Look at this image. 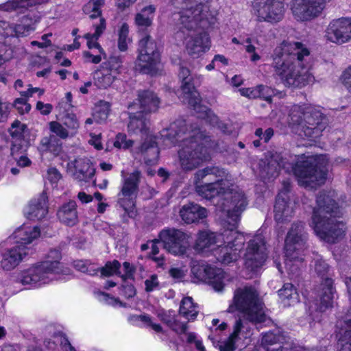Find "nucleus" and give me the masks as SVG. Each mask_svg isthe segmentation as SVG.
<instances>
[{
  "instance_id": "8",
  "label": "nucleus",
  "mask_w": 351,
  "mask_h": 351,
  "mask_svg": "<svg viewBox=\"0 0 351 351\" xmlns=\"http://www.w3.org/2000/svg\"><path fill=\"white\" fill-rule=\"evenodd\" d=\"M61 258L58 250H51L45 261L21 270L18 276L19 282L28 289H37L60 279V275L68 274L67 268L60 262Z\"/></svg>"
},
{
  "instance_id": "45",
  "label": "nucleus",
  "mask_w": 351,
  "mask_h": 351,
  "mask_svg": "<svg viewBox=\"0 0 351 351\" xmlns=\"http://www.w3.org/2000/svg\"><path fill=\"white\" fill-rule=\"evenodd\" d=\"M94 82L92 84L91 82H88L86 86H90L92 85L97 86V88H107L110 86L114 79L111 74H104L102 71H97L93 74Z\"/></svg>"
},
{
  "instance_id": "18",
  "label": "nucleus",
  "mask_w": 351,
  "mask_h": 351,
  "mask_svg": "<svg viewBox=\"0 0 351 351\" xmlns=\"http://www.w3.org/2000/svg\"><path fill=\"white\" fill-rule=\"evenodd\" d=\"M319 299L309 303L308 313L311 319L315 322L320 321L321 313L332 308L335 298V291L333 287V281L327 278L321 284Z\"/></svg>"
},
{
  "instance_id": "62",
  "label": "nucleus",
  "mask_w": 351,
  "mask_h": 351,
  "mask_svg": "<svg viewBox=\"0 0 351 351\" xmlns=\"http://www.w3.org/2000/svg\"><path fill=\"white\" fill-rule=\"evenodd\" d=\"M339 81L343 86L351 88V64L342 72Z\"/></svg>"
},
{
  "instance_id": "20",
  "label": "nucleus",
  "mask_w": 351,
  "mask_h": 351,
  "mask_svg": "<svg viewBox=\"0 0 351 351\" xmlns=\"http://www.w3.org/2000/svg\"><path fill=\"white\" fill-rule=\"evenodd\" d=\"M261 343L267 351H322L317 348L292 347L289 337L280 328L265 332L263 335Z\"/></svg>"
},
{
  "instance_id": "39",
  "label": "nucleus",
  "mask_w": 351,
  "mask_h": 351,
  "mask_svg": "<svg viewBox=\"0 0 351 351\" xmlns=\"http://www.w3.org/2000/svg\"><path fill=\"white\" fill-rule=\"evenodd\" d=\"M40 149L43 152H50L57 156L62 150V143L55 136L51 135L42 138Z\"/></svg>"
},
{
  "instance_id": "38",
  "label": "nucleus",
  "mask_w": 351,
  "mask_h": 351,
  "mask_svg": "<svg viewBox=\"0 0 351 351\" xmlns=\"http://www.w3.org/2000/svg\"><path fill=\"white\" fill-rule=\"evenodd\" d=\"M198 306L193 302L191 297H185L182 299L180 306V313L188 320H194L198 314Z\"/></svg>"
},
{
  "instance_id": "51",
  "label": "nucleus",
  "mask_w": 351,
  "mask_h": 351,
  "mask_svg": "<svg viewBox=\"0 0 351 351\" xmlns=\"http://www.w3.org/2000/svg\"><path fill=\"white\" fill-rule=\"evenodd\" d=\"M49 130L52 133L62 139L71 136V134L68 132L64 124L58 121L50 122Z\"/></svg>"
},
{
  "instance_id": "26",
  "label": "nucleus",
  "mask_w": 351,
  "mask_h": 351,
  "mask_svg": "<svg viewBox=\"0 0 351 351\" xmlns=\"http://www.w3.org/2000/svg\"><path fill=\"white\" fill-rule=\"evenodd\" d=\"M160 101L158 97L151 90L144 89L139 92L138 98L128 106L130 114H149L158 111Z\"/></svg>"
},
{
  "instance_id": "57",
  "label": "nucleus",
  "mask_w": 351,
  "mask_h": 351,
  "mask_svg": "<svg viewBox=\"0 0 351 351\" xmlns=\"http://www.w3.org/2000/svg\"><path fill=\"white\" fill-rule=\"evenodd\" d=\"M12 154L13 155L18 167L23 168L29 167L31 165L32 161L26 155L22 154L21 156H18L16 154L15 145L12 148Z\"/></svg>"
},
{
  "instance_id": "56",
  "label": "nucleus",
  "mask_w": 351,
  "mask_h": 351,
  "mask_svg": "<svg viewBox=\"0 0 351 351\" xmlns=\"http://www.w3.org/2000/svg\"><path fill=\"white\" fill-rule=\"evenodd\" d=\"M132 145L133 141L128 140L126 135L121 133H119L117 135L116 139L114 142V147L117 148L127 149L132 147Z\"/></svg>"
},
{
  "instance_id": "36",
  "label": "nucleus",
  "mask_w": 351,
  "mask_h": 351,
  "mask_svg": "<svg viewBox=\"0 0 351 351\" xmlns=\"http://www.w3.org/2000/svg\"><path fill=\"white\" fill-rule=\"evenodd\" d=\"M156 10V8L155 5H149L136 14L134 24L137 27L138 32L143 33L152 26Z\"/></svg>"
},
{
  "instance_id": "34",
  "label": "nucleus",
  "mask_w": 351,
  "mask_h": 351,
  "mask_svg": "<svg viewBox=\"0 0 351 351\" xmlns=\"http://www.w3.org/2000/svg\"><path fill=\"white\" fill-rule=\"evenodd\" d=\"M180 215L185 223H192L206 218L207 210L196 204L189 203L182 207Z\"/></svg>"
},
{
  "instance_id": "14",
  "label": "nucleus",
  "mask_w": 351,
  "mask_h": 351,
  "mask_svg": "<svg viewBox=\"0 0 351 351\" xmlns=\"http://www.w3.org/2000/svg\"><path fill=\"white\" fill-rule=\"evenodd\" d=\"M267 258V248L264 237L261 234L255 235L247 245L243 256L244 269L248 278L258 273Z\"/></svg>"
},
{
  "instance_id": "19",
  "label": "nucleus",
  "mask_w": 351,
  "mask_h": 351,
  "mask_svg": "<svg viewBox=\"0 0 351 351\" xmlns=\"http://www.w3.org/2000/svg\"><path fill=\"white\" fill-rule=\"evenodd\" d=\"M94 33H86L84 35V38L87 40V47L89 49L97 50V52L92 53L90 51H84L83 57L87 62L94 64L99 63L103 59H106V54L97 42L99 38L103 34L106 28V23L104 18H99L98 21H94L92 23Z\"/></svg>"
},
{
  "instance_id": "47",
  "label": "nucleus",
  "mask_w": 351,
  "mask_h": 351,
  "mask_svg": "<svg viewBox=\"0 0 351 351\" xmlns=\"http://www.w3.org/2000/svg\"><path fill=\"white\" fill-rule=\"evenodd\" d=\"M62 123L71 134V136H73L77 134L80 128V122L75 114L67 113L62 118Z\"/></svg>"
},
{
  "instance_id": "42",
  "label": "nucleus",
  "mask_w": 351,
  "mask_h": 351,
  "mask_svg": "<svg viewBox=\"0 0 351 351\" xmlns=\"http://www.w3.org/2000/svg\"><path fill=\"white\" fill-rule=\"evenodd\" d=\"M45 343L46 347L51 350L55 349L58 345H60L64 351H76L66 337L60 332L56 333L52 337V339L46 340Z\"/></svg>"
},
{
  "instance_id": "2",
  "label": "nucleus",
  "mask_w": 351,
  "mask_h": 351,
  "mask_svg": "<svg viewBox=\"0 0 351 351\" xmlns=\"http://www.w3.org/2000/svg\"><path fill=\"white\" fill-rule=\"evenodd\" d=\"M202 0H171L179 8L178 30L174 38L178 45L182 43L189 55L199 57L210 48L209 36L199 28H205L215 23V14Z\"/></svg>"
},
{
  "instance_id": "43",
  "label": "nucleus",
  "mask_w": 351,
  "mask_h": 351,
  "mask_svg": "<svg viewBox=\"0 0 351 351\" xmlns=\"http://www.w3.org/2000/svg\"><path fill=\"white\" fill-rule=\"evenodd\" d=\"M104 0H90L84 7V12L89 15L92 19V23L94 21H98L101 16V8L103 5Z\"/></svg>"
},
{
  "instance_id": "17",
  "label": "nucleus",
  "mask_w": 351,
  "mask_h": 351,
  "mask_svg": "<svg viewBox=\"0 0 351 351\" xmlns=\"http://www.w3.org/2000/svg\"><path fill=\"white\" fill-rule=\"evenodd\" d=\"M285 12L284 0H255L252 3V13L259 21L278 23Z\"/></svg>"
},
{
  "instance_id": "41",
  "label": "nucleus",
  "mask_w": 351,
  "mask_h": 351,
  "mask_svg": "<svg viewBox=\"0 0 351 351\" xmlns=\"http://www.w3.org/2000/svg\"><path fill=\"white\" fill-rule=\"evenodd\" d=\"M179 77L182 82L181 88H197L201 85L202 77L200 75H192L186 68H181Z\"/></svg>"
},
{
  "instance_id": "31",
  "label": "nucleus",
  "mask_w": 351,
  "mask_h": 351,
  "mask_svg": "<svg viewBox=\"0 0 351 351\" xmlns=\"http://www.w3.org/2000/svg\"><path fill=\"white\" fill-rule=\"evenodd\" d=\"M48 197L43 192L34 197L25 210L26 217L30 220H40L45 218L48 213Z\"/></svg>"
},
{
  "instance_id": "63",
  "label": "nucleus",
  "mask_w": 351,
  "mask_h": 351,
  "mask_svg": "<svg viewBox=\"0 0 351 351\" xmlns=\"http://www.w3.org/2000/svg\"><path fill=\"white\" fill-rule=\"evenodd\" d=\"M187 269L185 267H173L169 270L170 276L177 281H181L186 276Z\"/></svg>"
},
{
  "instance_id": "49",
  "label": "nucleus",
  "mask_w": 351,
  "mask_h": 351,
  "mask_svg": "<svg viewBox=\"0 0 351 351\" xmlns=\"http://www.w3.org/2000/svg\"><path fill=\"white\" fill-rule=\"evenodd\" d=\"M74 266L78 271L86 273L90 276L96 275L99 272V267L95 263H91L88 261H77Z\"/></svg>"
},
{
  "instance_id": "50",
  "label": "nucleus",
  "mask_w": 351,
  "mask_h": 351,
  "mask_svg": "<svg viewBox=\"0 0 351 351\" xmlns=\"http://www.w3.org/2000/svg\"><path fill=\"white\" fill-rule=\"evenodd\" d=\"M161 320L166 323L169 327L176 331L177 333L182 334L185 333L187 330L186 323L179 322L174 318H166L165 317H161Z\"/></svg>"
},
{
  "instance_id": "52",
  "label": "nucleus",
  "mask_w": 351,
  "mask_h": 351,
  "mask_svg": "<svg viewBox=\"0 0 351 351\" xmlns=\"http://www.w3.org/2000/svg\"><path fill=\"white\" fill-rule=\"evenodd\" d=\"M120 266L121 265L119 262L114 260L112 262H108L104 267L101 268L99 267V271L101 272V274L103 276H110L114 274H119Z\"/></svg>"
},
{
  "instance_id": "48",
  "label": "nucleus",
  "mask_w": 351,
  "mask_h": 351,
  "mask_svg": "<svg viewBox=\"0 0 351 351\" xmlns=\"http://www.w3.org/2000/svg\"><path fill=\"white\" fill-rule=\"evenodd\" d=\"M128 35L129 25L126 23H124L121 25L119 30L118 47L122 51L127 50L128 45L132 41Z\"/></svg>"
},
{
  "instance_id": "12",
  "label": "nucleus",
  "mask_w": 351,
  "mask_h": 351,
  "mask_svg": "<svg viewBox=\"0 0 351 351\" xmlns=\"http://www.w3.org/2000/svg\"><path fill=\"white\" fill-rule=\"evenodd\" d=\"M129 115L128 132L130 134L140 135L142 138L146 137L141 146V151L145 155L146 163L152 165L158 160L160 143L153 141L149 135L150 121L142 113H137L136 110L134 114L129 112Z\"/></svg>"
},
{
  "instance_id": "58",
  "label": "nucleus",
  "mask_w": 351,
  "mask_h": 351,
  "mask_svg": "<svg viewBox=\"0 0 351 351\" xmlns=\"http://www.w3.org/2000/svg\"><path fill=\"white\" fill-rule=\"evenodd\" d=\"M186 341L189 343H194L198 351H206L202 339H199L195 332H189L186 334Z\"/></svg>"
},
{
  "instance_id": "9",
  "label": "nucleus",
  "mask_w": 351,
  "mask_h": 351,
  "mask_svg": "<svg viewBox=\"0 0 351 351\" xmlns=\"http://www.w3.org/2000/svg\"><path fill=\"white\" fill-rule=\"evenodd\" d=\"M289 117V124L302 138H316L326 127V119L322 112L311 105L293 106Z\"/></svg>"
},
{
  "instance_id": "6",
  "label": "nucleus",
  "mask_w": 351,
  "mask_h": 351,
  "mask_svg": "<svg viewBox=\"0 0 351 351\" xmlns=\"http://www.w3.org/2000/svg\"><path fill=\"white\" fill-rule=\"evenodd\" d=\"M228 227L221 234L209 231H200L194 244L198 252L207 250L214 252L217 260L228 265L236 261L245 242L244 235L237 230V224L232 226V221L227 218Z\"/></svg>"
},
{
  "instance_id": "7",
  "label": "nucleus",
  "mask_w": 351,
  "mask_h": 351,
  "mask_svg": "<svg viewBox=\"0 0 351 351\" xmlns=\"http://www.w3.org/2000/svg\"><path fill=\"white\" fill-rule=\"evenodd\" d=\"M334 192H322L317 197L310 226L315 234L327 243H335L341 239L346 232L345 223L337 219L341 212L335 206L332 197Z\"/></svg>"
},
{
  "instance_id": "60",
  "label": "nucleus",
  "mask_w": 351,
  "mask_h": 351,
  "mask_svg": "<svg viewBox=\"0 0 351 351\" xmlns=\"http://www.w3.org/2000/svg\"><path fill=\"white\" fill-rule=\"evenodd\" d=\"M138 319L142 322L146 326L151 327L156 332L162 331V328L159 324L152 322L151 317L147 315H143L138 317Z\"/></svg>"
},
{
  "instance_id": "4",
  "label": "nucleus",
  "mask_w": 351,
  "mask_h": 351,
  "mask_svg": "<svg viewBox=\"0 0 351 351\" xmlns=\"http://www.w3.org/2000/svg\"><path fill=\"white\" fill-rule=\"evenodd\" d=\"M263 172L269 179L276 178L281 169L293 173L298 184L305 188L313 189L326 180L328 160L326 156L289 155L283 157L279 153H269Z\"/></svg>"
},
{
  "instance_id": "1",
  "label": "nucleus",
  "mask_w": 351,
  "mask_h": 351,
  "mask_svg": "<svg viewBox=\"0 0 351 351\" xmlns=\"http://www.w3.org/2000/svg\"><path fill=\"white\" fill-rule=\"evenodd\" d=\"M194 183L197 193L203 198L219 197L217 208L232 221L233 226L238 224L247 200L244 192L232 182L225 171L217 167L200 169L195 174Z\"/></svg>"
},
{
  "instance_id": "3",
  "label": "nucleus",
  "mask_w": 351,
  "mask_h": 351,
  "mask_svg": "<svg viewBox=\"0 0 351 351\" xmlns=\"http://www.w3.org/2000/svg\"><path fill=\"white\" fill-rule=\"evenodd\" d=\"M161 146L171 147L178 144V152L181 168L192 171L210 160V137L197 126L189 125L184 119L171 123L160 132Z\"/></svg>"
},
{
  "instance_id": "25",
  "label": "nucleus",
  "mask_w": 351,
  "mask_h": 351,
  "mask_svg": "<svg viewBox=\"0 0 351 351\" xmlns=\"http://www.w3.org/2000/svg\"><path fill=\"white\" fill-rule=\"evenodd\" d=\"M331 0H293L291 11L298 21H306L317 16L326 2Z\"/></svg>"
},
{
  "instance_id": "44",
  "label": "nucleus",
  "mask_w": 351,
  "mask_h": 351,
  "mask_svg": "<svg viewBox=\"0 0 351 351\" xmlns=\"http://www.w3.org/2000/svg\"><path fill=\"white\" fill-rule=\"evenodd\" d=\"M38 89H27L21 94V97L17 98L14 101V107L21 114L28 112L31 110V105L27 103V97H32L33 93Z\"/></svg>"
},
{
  "instance_id": "30",
  "label": "nucleus",
  "mask_w": 351,
  "mask_h": 351,
  "mask_svg": "<svg viewBox=\"0 0 351 351\" xmlns=\"http://www.w3.org/2000/svg\"><path fill=\"white\" fill-rule=\"evenodd\" d=\"M29 247L14 246L5 250L1 255L0 266L4 271H11L16 268L28 254Z\"/></svg>"
},
{
  "instance_id": "54",
  "label": "nucleus",
  "mask_w": 351,
  "mask_h": 351,
  "mask_svg": "<svg viewBox=\"0 0 351 351\" xmlns=\"http://www.w3.org/2000/svg\"><path fill=\"white\" fill-rule=\"evenodd\" d=\"M95 294L97 300L101 302L114 306L121 305V302L117 298L110 296L108 293L97 291L95 292Z\"/></svg>"
},
{
  "instance_id": "10",
  "label": "nucleus",
  "mask_w": 351,
  "mask_h": 351,
  "mask_svg": "<svg viewBox=\"0 0 351 351\" xmlns=\"http://www.w3.org/2000/svg\"><path fill=\"white\" fill-rule=\"evenodd\" d=\"M236 310L241 312L246 319L254 324L264 322L266 319L263 302L256 290L252 287H244L235 291L233 304L229 306L228 311L233 313Z\"/></svg>"
},
{
  "instance_id": "46",
  "label": "nucleus",
  "mask_w": 351,
  "mask_h": 351,
  "mask_svg": "<svg viewBox=\"0 0 351 351\" xmlns=\"http://www.w3.org/2000/svg\"><path fill=\"white\" fill-rule=\"evenodd\" d=\"M110 104L107 101H99L96 104L93 114V119L97 122L106 121L110 113Z\"/></svg>"
},
{
  "instance_id": "61",
  "label": "nucleus",
  "mask_w": 351,
  "mask_h": 351,
  "mask_svg": "<svg viewBox=\"0 0 351 351\" xmlns=\"http://www.w3.org/2000/svg\"><path fill=\"white\" fill-rule=\"evenodd\" d=\"M61 174L55 168H51L47 171V179L52 184L53 187H56L58 182L61 179Z\"/></svg>"
},
{
  "instance_id": "35",
  "label": "nucleus",
  "mask_w": 351,
  "mask_h": 351,
  "mask_svg": "<svg viewBox=\"0 0 351 351\" xmlns=\"http://www.w3.org/2000/svg\"><path fill=\"white\" fill-rule=\"evenodd\" d=\"M244 328L243 322L241 319L236 322L234 330L230 337L225 341H215L212 335L208 338L212 341L213 345L218 348L220 351H234L235 350V343L239 339V336Z\"/></svg>"
},
{
  "instance_id": "33",
  "label": "nucleus",
  "mask_w": 351,
  "mask_h": 351,
  "mask_svg": "<svg viewBox=\"0 0 351 351\" xmlns=\"http://www.w3.org/2000/svg\"><path fill=\"white\" fill-rule=\"evenodd\" d=\"M57 217L59 221L68 226H73L78 222L77 204L71 200L62 204L57 212Z\"/></svg>"
},
{
  "instance_id": "37",
  "label": "nucleus",
  "mask_w": 351,
  "mask_h": 351,
  "mask_svg": "<svg viewBox=\"0 0 351 351\" xmlns=\"http://www.w3.org/2000/svg\"><path fill=\"white\" fill-rule=\"evenodd\" d=\"M47 1L48 0H11L0 5V11L24 14L29 8Z\"/></svg>"
},
{
  "instance_id": "64",
  "label": "nucleus",
  "mask_w": 351,
  "mask_h": 351,
  "mask_svg": "<svg viewBox=\"0 0 351 351\" xmlns=\"http://www.w3.org/2000/svg\"><path fill=\"white\" fill-rule=\"evenodd\" d=\"M315 270L319 275H324L328 270V265L322 258H317L315 261Z\"/></svg>"
},
{
  "instance_id": "16",
  "label": "nucleus",
  "mask_w": 351,
  "mask_h": 351,
  "mask_svg": "<svg viewBox=\"0 0 351 351\" xmlns=\"http://www.w3.org/2000/svg\"><path fill=\"white\" fill-rule=\"evenodd\" d=\"M124 171H121L122 187L118 193V204L123 208L130 217L136 215L134 210L135 198L138 189V183L141 178V173L134 171L125 176Z\"/></svg>"
},
{
  "instance_id": "55",
  "label": "nucleus",
  "mask_w": 351,
  "mask_h": 351,
  "mask_svg": "<svg viewBox=\"0 0 351 351\" xmlns=\"http://www.w3.org/2000/svg\"><path fill=\"white\" fill-rule=\"evenodd\" d=\"M145 291L152 292L159 290L160 288L158 276L156 274L151 275L145 280Z\"/></svg>"
},
{
  "instance_id": "21",
  "label": "nucleus",
  "mask_w": 351,
  "mask_h": 351,
  "mask_svg": "<svg viewBox=\"0 0 351 351\" xmlns=\"http://www.w3.org/2000/svg\"><path fill=\"white\" fill-rule=\"evenodd\" d=\"M191 273L197 280L210 285L217 291H221L226 285L227 275L221 269L193 264Z\"/></svg>"
},
{
  "instance_id": "13",
  "label": "nucleus",
  "mask_w": 351,
  "mask_h": 351,
  "mask_svg": "<svg viewBox=\"0 0 351 351\" xmlns=\"http://www.w3.org/2000/svg\"><path fill=\"white\" fill-rule=\"evenodd\" d=\"M136 69L144 73L155 74L160 66V54L156 42L145 34L138 43Z\"/></svg>"
},
{
  "instance_id": "23",
  "label": "nucleus",
  "mask_w": 351,
  "mask_h": 351,
  "mask_svg": "<svg viewBox=\"0 0 351 351\" xmlns=\"http://www.w3.org/2000/svg\"><path fill=\"white\" fill-rule=\"evenodd\" d=\"M326 40L341 45L351 42V17H341L332 20L328 25Z\"/></svg>"
},
{
  "instance_id": "29",
  "label": "nucleus",
  "mask_w": 351,
  "mask_h": 351,
  "mask_svg": "<svg viewBox=\"0 0 351 351\" xmlns=\"http://www.w3.org/2000/svg\"><path fill=\"white\" fill-rule=\"evenodd\" d=\"M67 171L79 181H88L95 174V169L87 158H78L67 164Z\"/></svg>"
},
{
  "instance_id": "28",
  "label": "nucleus",
  "mask_w": 351,
  "mask_h": 351,
  "mask_svg": "<svg viewBox=\"0 0 351 351\" xmlns=\"http://www.w3.org/2000/svg\"><path fill=\"white\" fill-rule=\"evenodd\" d=\"M339 351H351V307L337 322Z\"/></svg>"
},
{
  "instance_id": "32",
  "label": "nucleus",
  "mask_w": 351,
  "mask_h": 351,
  "mask_svg": "<svg viewBox=\"0 0 351 351\" xmlns=\"http://www.w3.org/2000/svg\"><path fill=\"white\" fill-rule=\"evenodd\" d=\"M40 235L38 227L23 224L17 228L13 234L17 246L26 247L36 240Z\"/></svg>"
},
{
  "instance_id": "11",
  "label": "nucleus",
  "mask_w": 351,
  "mask_h": 351,
  "mask_svg": "<svg viewBox=\"0 0 351 351\" xmlns=\"http://www.w3.org/2000/svg\"><path fill=\"white\" fill-rule=\"evenodd\" d=\"M306 234L304 230V223H293L285 239V265L287 271L294 273L301 263L302 254L305 250Z\"/></svg>"
},
{
  "instance_id": "59",
  "label": "nucleus",
  "mask_w": 351,
  "mask_h": 351,
  "mask_svg": "<svg viewBox=\"0 0 351 351\" xmlns=\"http://www.w3.org/2000/svg\"><path fill=\"white\" fill-rule=\"evenodd\" d=\"M71 98V93H67L66 94L64 100H62L58 103L56 108L58 110L60 113H64L65 112H68L70 110V108L72 107Z\"/></svg>"
},
{
  "instance_id": "15",
  "label": "nucleus",
  "mask_w": 351,
  "mask_h": 351,
  "mask_svg": "<svg viewBox=\"0 0 351 351\" xmlns=\"http://www.w3.org/2000/svg\"><path fill=\"white\" fill-rule=\"evenodd\" d=\"M159 241L169 253L177 256H189L191 250L190 236L181 230L168 228L162 230Z\"/></svg>"
},
{
  "instance_id": "40",
  "label": "nucleus",
  "mask_w": 351,
  "mask_h": 351,
  "mask_svg": "<svg viewBox=\"0 0 351 351\" xmlns=\"http://www.w3.org/2000/svg\"><path fill=\"white\" fill-rule=\"evenodd\" d=\"M278 295L285 305L293 304L299 300L298 293L291 283L284 284L282 288L278 291Z\"/></svg>"
},
{
  "instance_id": "53",
  "label": "nucleus",
  "mask_w": 351,
  "mask_h": 351,
  "mask_svg": "<svg viewBox=\"0 0 351 351\" xmlns=\"http://www.w3.org/2000/svg\"><path fill=\"white\" fill-rule=\"evenodd\" d=\"M25 129L26 125L16 120L12 123L9 132L13 138L20 140L23 136Z\"/></svg>"
},
{
  "instance_id": "27",
  "label": "nucleus",
  "mask_w": 351,
  "mask_h": 351,
  "mask_svg": "<svg viewBox=\"0 0 351 351\" xmlns=\"http://www.w3.org/2000/svg\"><path fill=\"white\" fill-rule=\"evenodd\" d=\"M290 187L289 182H284L283 189L277 196L274 206V218L277 223L289 221L294 213L295 204L289 200L288 196Z\"/></svg>"
},
{
  "instance_id": "5",
  "label": "nucleus",
  "mask_w": 351,
  "mask_h": 351,
  "mask_svg": "<svg viewBox=\"0 0 351 351\" xmlns=\"http://www.w3.org/2000/svg\"><path fill=\"white\" fill-rule=\"evenodd\" d=\"M309 49L300 42H282L273 55L276 74L286 86H313L314 76L310 73Z\"/></svg>"
},
{
  "instance_id": "22",
  "label": "nucleus",
  "mask_w": 351,
  "mask_h": 351,
  "mask_svg": "<svg viewBox=\"0 0 351 351\" xmlns=\"http://www.w3.org/2000/svg\"><path fill=\"white\" fill-rule=\"evenodd\" d=\"M37 22L38 17L30 12L19 16L15 23L0 21V34L3 37L25 36L35 29Z\"/></svg>"
},
{
  "instance_id": "24",
  "label": "nucleus",
  "mask_w": 351,
  "mask_h": 351,
  "mask_svg": "<svg viewBox=\"0 0 351 351\" xmlns=\"http://www.w3.org/2000/svg\"><path fill=\"white\" fill-rule=\"evenodd\" d=\"M178 90L182 91V93L176 92L180 100L193 107L199 118L206 119L211 125L221 128V125L222 123L218 121V118L213 114L207 106L200 104L199 94L197 89H178Z\"/></svg>"
}]
</instances>
